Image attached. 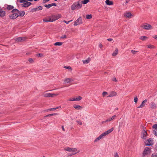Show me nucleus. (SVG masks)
<instances>
[{
	"instance_id": "obj_1",
	"label": "nucleus",
	"mask_w": 157,
	"mask_h": 157,
	"mask_svg": "<svg viewBox=\"0 0 157 157\" xmlns=\"http://www.w3.org/2000/svg\"><path fill=\"white\" fill-rule=\"evenodd\" d=\"M82 7V4L81 1H79L77 2L74 3L71 6V9L74 10L75 9L78 10Z\"/></svg>"
},
{
	"instance_id": "obj_2",
	"label": "nucleus",
	"mask_w": 157,
	"mask_h": 157,
	"mask_svg": "<svg viewBox=\"0 0 157 157\" xmlns=\"http://www.w3.org/2000/svg\"><path fill=\"white\" fill-rule=\"evenodd\" d=\"M151 148L149 147H146L143 151V155L144 156L146 155L150 154L151 152Z\"/></svg>"
},
{
	"instance_id": "obj_3",
	"label": "nucleus",
	"mask_w": 157,
	"mask_h": 157,
	"mask_svg": "<svg viewBox=\"0 0 157 157\" xmlns=\"http://www.w3.org/2000/svg\"><path fill=\"white\" fill-rule=\"evenodd\" d=\"M141 27L144 29L149 30L153 29L152 26L150 25L147 23H144L141 25Z\"/></svg>"
},
{
	"instance_id": "obj_4",
	"label": "nucleus",
	"mask_w": 157,
	"mask_h": 157,
	"mask_svg": "<svg viewBox=\"0 0 157 157\" xmlns=\"http://www.w3.org/2000/svg\"><path fill=\"white\" fill-rule=\"evenodd\" d=\"M65 151H67L69 152H77L78 150H77V149L75 148H70L69 147H67L64 148Z\"/></svg>"
},
{
	"instance_id": "obj_5",
	"label": "nucleus",
	"mask_w": 157,
	"mask_h": 157,
	"mask_svg": "<svg viewBox=\"0 0 157 157\" xmlns=\"http://www.w3.org/2000/svg\"><path fill=\"white\" fill-rule=\"evenodd\" d=\"M57 94H51L46 93L43 94V96L44 97H53L55 96H56Z\"/></svg>"
},
{
	"instance_id": "obj_6",
	"label": "nucleus",
	"mask_w": 157,
	"mask_h": 157,
	"mask_svg": "<svg viewBox=\"0 0 157 157\" xmlns=\"http://www.w3.org/2000/svg\"><path fill=\"white\" fill-rule=\"evenodd\" d=\"M145 143L146 146H150L153 144L152 139L149 138L146 140Z\"/></svg>"
},
{
	"instance_id": "obj_7",
	"label": "nucleus",
	"mask_w": 157,
	"mask_h": 157,
	"mask_svg": "<svg viewBox=\"0 0 157 157\" xmlns=\"http://www.w3.org/2000/svg\"><path fill=\"white\" fill-rule=\"evenodd\" d=\"M113 130V128H112L111 129H109L107 131L103 132L102 134L103 136H104L110 133Z\"/></svg>"
},
{
	"instance_id": "obj_8",
	"label": "nucleus",
	"mask_w": 157,
	"mask_h": 157,
	"mask_svg": "<svg viewBox=\"0 0 157 157\" xmlns=\"http://www.w3.org/2000/svg\"><path fill=\"white\" fill-rule=\"evenodd\" d=\"M82 23V20L81 17H79L75 22L74 23V25H77Z\"/></svg>"
},
{
	"instance_id": "obj_9",
	"label": "nucleus",
	"mask_w": 157,
	"mask_h": 157,
	"mask_svg": "<svg viewBox=\"0 0 157 157\" xmlns=\"http://www.w3.org/2000/svg\"><path fill=\"white\" fill-rule=\"evenodd\" d=\"M43 9L42 6H39L36 8H33L31 10V12H34L35 11H37L38 10H41Z\"/></svg>"
},
{
	"instance_id": "obj_10",
	"label": "nucleus",
	"mask_w": 157,
	"mask_h": 157,
	"mask_svg": "<svg viewBox=\"0 0 157 157\" xmlns=\"http://www.w3.org/2000/svg\"><path fill=\"white\" fill-rule=\"evenodd\" d=\"M61 17V15L60 14H57L52 16V17L53 18V20L54 21L58 20Z\"/></svg>"
},
{
	"instance_id": "obj_11",
	"label": "nucleus",
	"mask_w": 157,
	"mask_h": 157,
	"mask_svg": "<svg viewBox=\"0 0 157 157\" xmlns=\"http://www.w3.org/2000/svg\"><path fill=\"white\" fill-rule=\"evenodd\" d=\"M32 4L30 2H27L25 1V2L22 5V6L23 7H28L30 6Z\"/></svg>"
},
{
	"instance_id": "obj_12",
	"label": "nucleus",
	"mask_w": 157,
	"mask_h": 157,
	"mask_svg": "<svg viewBox=\"0 0 157 157\" xmlns=\"http://www.w3.org/2000/svg\"><path fill=\"white\" fill-rule=\"evenodd\" d=\"M6 14V12L3 9L0 8V16L1 17H4Z\"/></svg>"
},
{
	"instance_id": "obj_13",
	"label": "nucleus",
	"mask_w": 157,
	"mask_h": 157,
	"mask_svg": "<svg viewBox=\"0 0 157 157\" xmlns=\"http://www.w3.org/2000/svg\"><path fill=\"white\" fill-rule=\"evenodd\" d=\"M19 16V15L18 14H17V13H15L14 14H13L12 15H11L10 16V18L11 19H15L17 18V17Z\"/></svg>"
},
{
	"instance_id": "obj_14",
	"label": "nucleus",
	"mask_w": 157,
	"mask_h": 157,
	"mask_svg": "<svg viewBox=\"0 0 157 157\" xmlns=\"http://www.w3.org/2000/svg\"><path fill=\"white\" fill-rule=\"evenodd\" d=\"M25 39V37H18L15 39V40L17 41H23Z\"/></svg>"
},
{
	"instance_id": "obj_15",
	"label": "nucleus",
	"mask_w": 157,
	"mask_h": 157,
	"mask_svg": "<svg viewBox=\"0 0 157 157\" xmlns=\"http://www.w3.org/2000/svg\"><path fill=\"white\" fill-rule=\"evenodd\" d=\"M117 95V93L115 91H112L110 93L109 95L107 96V97H112L114 96H116Z\"/></svg>"
},
{
	"instance_id": "obj_16",
	"label": "nucleus",
	"mask_w": 157,
	"mask_h": 157,
	"mask_svg": "<svg viewBox=\"0 0 157 157\" xmlns=\"http://www.w3.org/2000/svg\"><path fill=\"white\" fill-rule=\"evenodd\" d=\"M73 81V80L71 78H66L64 80L65 82L70 83Z\"/></svg>"
},
{
	"instance_id": "obj_17",
	"label": "nucleus",
	"mask_w": 157,
	"mask_h": 157,
	"mask_svg": "<svg viewBox=\"0 0 157 157\" xmlns=\"http://www.w3.org/2000/svg\"><path fill=\"white\" fill-rule=\"evenodd\" d=\"M147 99H145L142 103L138 107V108H143V107L145 104V103L147 102Z\"/></svg>"
},
{
	"instance_id": "obj_18",
	"label": "nucleus",
	"mask_w": 157,
	"mask_h": 157,
	"mask_svg": "<svg viewBox=\"0 0 157 157\" xmlns=\"http://www.w3.org/2000/svg\"><path fill=\"white\" fill-rule=\"evenodd\" d=\"M116 117V116L115 115H113L112 117H109V118L107 119L105 121V122H109L110 121L114 119Z\"/></svg>"
},
{
	"instance_id": "obj_19",
	"label": "nucleus",
	"mask_w": 157,
	"mask_h": 157,
	"mask_svg": "<svg viewBox=\"0 0 157 157\" xmlns=\"http://www.w3.org/2000/svg\"><path fill=\"white\" fill-rule=\"evenodd\" d=\"M73 107L74 108L78 110L81 109H82V107L80 105H74Z\"/></svg>"
},
{
	"instance_id": "obj_20",
	"label": "nucleus",
	"mask_w": 157,
	"mask_h": 157,
	"mask_svg": "<svg viewBox=\"0 0 157 157\" xmlns=\"http://www.w3.org/2000/svg\"><path fill=\"white\" fill-rule=\"evenodd\" d=\"M5 6V8L9 10H12L14 8L13 6L10 5H6Z\"/></svg>"
},
{
	"instance_id": "obj_21",
	"label": "nucleus",
	"mask_w": 157,
	"mask_h": 157,
	"mask_svg": "<svg viewBox=\"0 0 157 157\" xmlns=\"http://www.w3.org/2000/svg\"><path fill=\"white\" fill-rule=\"evenodd\" d=\"M91 59L90 58H88L87 59H86L85 60H83L82 62L84 64H87L89 63V62L90 61Z\"/></svg>"
},
{
	"instance_id": "obj_22",
	"label": "nucleus",
	"mask_w": 157,
	"mask_h": 157,
	"mask_svg": "<svg viewBox=\"0 0 157 157\" xmlns=\"http://www.w3.org/2000/svg\"><path fill=\"white\" fill-rule=\"evenodd\" d=\"M132 14L131 13L128 12L126 13L124 15V16H125V17H127L130 18L132 17Z\"/></svg>"
},
{
	"instance_id": "obj_23",
	"label": "nucleus",
	"mask_w": 157,
	"mask_h": 157,
	"mask_svg": "<svg viewBox=\"0 0 157 157\" xmlns=\"http://www.w3.org/2000/svg\"><path fill=\"white\" fill-rule=\"evenodd\" d=\"M147 135V132L144 131L143 133V135L141 137L142 138L145 139Z\"/></svg>"
},
{
	"instance_id": "obj_24",
	"label": "nucleus",
	"mask_w": 157,
	"mask_h": 157,
	"mask_svg": "<svg viewBox=\"0 0 157 157\" xmlns=\"http://www.w3.org/2000/svg\"><path fill=\"white\" fill-rule=\"evenodd\" d=\"M156 105L153 102H151L150 105V108L152 109H155L156 107Z\"/></svg>"
},
{
	"instance_id": "obj_25",
	"label": "nucleus",
	"mask_w": 157,
	"mask_h": 157,
	"mask_svg": "<svg viewBox=\"0 0 157 157\" xmlns=\"http://www.w3.org/2000/svg\"><path fill=\"white\" fill-rule=\"evenodd\" d=\"M18 14H18L19 16H20L21 17H23L25 15V12L23 11H19Z\"/></svg>"
},
{
	"instance_id": "obj_26",
	"label": "nucleus",
	"mask_w": 157,
	"mask_h": 157,
	"mask_svg": "<svg viewBox=\"0 0 157 157\" xmlns=\"http://www.w3.org/2000/svg\"><path fill=\"white\" fill-rule=\"evenodd\" d=\"M106 4L108 5H113V2L112 1H110L109 0H106L105 1Z\"/></svg>"
},
{
	"instance_id": "obj_27",
	"label": "nucleus",
	"mask_w": 157,
	"mask_h": 157,
	"mask_svg": "<svg viewBox=\"0 0 157 157\" xmlns=\"http://www.w3.org/2000/svg\"><path fill=\"white\" fill-rule=\"evenodd\" d=\"M118 53V50L117 48L115 49V51L112 54L113 56H116Z\"/></svg>"
},
{
	"instance_id": "obj_28",
	"label": "nucleus",
	"mask_w": 157,
	"mask_h": 157,
	"mask_svg": "<svg viewBox=\"0 0 157 157\" xmlns=\"http://www.w3.org/2000/svg\"><path fill=\"white\" fill-rule=\"evenodd\" d=\"M12 12L14 14L15 13H17V14H18V13L19 12V11L17 9H15L13 10L12 11Z\"/></svg>"
},
{
	"instance_id": "obj_29",
	"label": "nucleus",
	"mask_w": 157,
	"mask_h": 157,
	"mask_svg": "<svg viewBox=\"0 0 157 157\" xmlns=\"http://www.w3.org/2000/svg\"><path fill=\"white\" fill-rule=\"evenodd\" d=\"M148 38L147 36H140V39L143 41H144L146 40V39H147Z\"/></svg>"
},
{
	"instance_id": "obj_30",
	"label": "nucleus",
	"mask_w": 157,
	"mask_h": 157,
	"mask_svg": "<svg viewBox=\"0 0 157 157\" xmlns=\"http://www.w3.org/2000/svg\"><path fill=\"white\" fill-rule=\"evenodd\" d=\"M90 2L89 0H84L83 1H81V3L84 4H86L88 2Z\"/></svg>"
},
{
	"instance_id": "obj_31",
	"label": "nucleus",
	"mask_w": 157,
	"mask_h": 157,
	"mask_svg": "<svg viewBox=\"0 0 157 157\" xmlns=\"http://www.w3.org/2000/svg\"><path fill=\"white\" fill-rule=\"evenodd\" d=\"M63 44V43L61 42H57L55 43L54 45L55 46H61V45Z\"/></svg>"
},
{
	"instance_id": "obj_32",
	"label": "nucleus",
	"mask_w": 157,
	"mask_h": 157,
	"mask_svg": "<svg viewBox=\"0 0 157 157\" xmlns=\"http://www.w3.org/2000/svg\"><path fill=\"white\" fill-rule=\"evenodd\" d=\"M147 47L148 48L150 49H153L155 48L154 46L151 44L147 45Z\"/></svg>"
},
{
	"instance_id": "obj_33",
	"label": "nucleus",
	"mask_w": 157,
	"mask_h": 157,
	"mask_svg": "<svg viewBox=\"0 0 157 157\" xmlns=\"http://www.w3.org/2000/svg\"><path fill=\"white\" fill-rule=\"evenodd\" d=\"M53 18L52 17V16L51 17H50L48 19V22H53L54 21V20H53Z\"/></svg>"
},
{
	"instance_id": "obj_34",
	"label": "nucleus",
	"mask_w": 157,
	"mask_h": 157,
	"mask_svg": "<svg viewBox=\"0 0 157 157\" xmlns=\"http://www.w3.org/2000/svg\"><path fill=\"white\" fill-rule=\"evenodd\" d=\"M82 98L80 96H79L78 97L76 98H75V101H79V100H81L82 99Z\"/></svg>"
},
{
	"instance_id": "obj_35",
	"label": "nucleus",
	"mask_w": 157,
	"mask_h": 157,
	"mask_svg": "<svg viewBox=\"0 0 157 157\" xmlns=\"http://www.w3.org/2000/svg\"><path fill=\"white\" fill-rule=\"evenodd\" d=\"M44 6L46 7L47 9H49V8H50L51 7H52V5H51V4H48V5H45Z\"/></svg>"
},
{
	"instance_id": "obj_36",
	"label": "nucleus",
	"mask_w": 157,
	"mask_h": 157,
	"mask_svg": "<svg viewBox=\"0 0 157 157\" xmlns=\"http://www.w3.org/2000/svg\"><path fill=\"white\" fill-rule=\"evenodd\" d=\"M86 18L89 19H91L92 17V15H87L86 16Z\"/></svg>"
},
{
	"instance_id": "obj_37",
	"label": "nucleus",
	"mask_w": 157,
	"mask_h": 157,
	"mask_svg": "<svg viewBox=\"0 0 157 157\" xmlns=\"http://www.w3.org/2000/svg\"><path fill=\"white\" fill-rule=\"evenodd\" d=\"M56 115V113L51 114H48V115H47L46 116H45V117H50L51 116Z\"/></svg>"
},
{
	"instance_id": "obj_38",
	"label": "nucleus",
	"mask_w": 157,
	"mask_h": 157,
	"mask_svg": "<svg viewBox=\"0 0 157 157\" xmlns=\"http://www.w3.org/2000/svg\"><path fill=\"white\" fill-rule=\"evenodd\" d=\"M64 68L66 69H67L70 70H72L71 67L69 66H65L64 67Z\"/></svg>"
},
{
	"instance_id": "obj_39",
	"label": "nucleus",
	"mask_w": 157,
	"mask_h": 157,
	"mask_svg": "<svg viewBox=\"0 0 157 157\" xmlns=\"http://www.w3.org/2000/svg\"><path fill=\"white\" fill-rule=\"evenodd\" d=\"M79 152H80V151L79 150H78L77 152H75V153H72V154H70V155H68V156H72V155H75V154L79 153Z\"/></svg>"
},
{
	"instance_id": "obj_40",
	"label": "nucleus",
	"mask_w": 157,
	"mask_h": 157,
	"mask_svg": "<svg viewBox=\"0 0 157 157\" xmlns=\"http://www.w3.org/2000/svg\"><path fill=\"white\" fill-rule=\"evenodd\" d=\"M152 127L153 128H154L155 129H157V124L153 125Z\"/></svg>"
},
{
	"instance_id": "obj_41",
	"label": "nucleus",
	"mask_w": 157,
	"mask_h": 157,
	"mask_svg": "<svg viewBox=\"0 0 157 157\" xmlns=\"http://www.w3.org/2000/svg\"><path fill=\"white\" fill-rule=\"evenodd\" d=\"M131 52L133 54H136V53L138 52V51H135L133 50H132Z\"/></svg>"
},
{
	"instance_id": "obj_42",
	"label": "nucleus",
	"mask_w": 157,
	"mask_h": 157,
	"mask_svg": "<svg viewBox=\"0 0 157 157\" xmlns=\"http://www.w3.org/2000/svg\"><path fill=\"white\" fill-rule=\"evenodd\" d=\"M108 93L106 92L103 91L102 93V95L103 97L105 96Z\"/></svg>"
},
{
	"instance_id": "obj_43",
	"label": "nucleus",
	"mask_w": 157,
	"mask_h": 157,
	"mask_svg": "<svg viewBox=\"0 0 157 157\" xmlns=\"http://www.w3.org/2000/svg\"><path fill=\"white\" fill-rule=\"evenodd\" d=\"M61 39H66L67 38V36L65 35H62L60 37Z\"/></svg>"
},
{
	"instance_id": "obj_44",
	"label": "nucleus",
	"mask_w": 157,
	"mask_h": 157,
	"mask_svg": "<svg viewBox=\"0 0 157 157\" xmlns=\"http://www.w3.org/2000/svg\"><path fill=\"white\" fill-rule=\"evenodd\" d=\"M137 101H138V98H137V97H136V96L134 98V101L136 103H136Z\"/></svg>"
},
{
	"instance_id": "obj_45",
	"label": "nucleus",
	"mask_w": 157,
	"mask_h": 157,
	"mask_svg": "<svg viewBox=\"0 0 157 157\" xmlns=\"http://www.w3.org/2000/svg\"><path fill=\"white\" fill-rule=\"evenodd\" d=\"M151 157H157V155L155 153H153L152 154Z\"/></svg>"
},
{
	"instance_id": "obj_46",
	"label": "nucleus",
	"mask_w": 157,
	"mask_h": 157,
	"mask_svg": "<svg viewBox=\"0 0 157 157\" xmlns=\"http://www.w3.org/2000/svg\"><path fill=\"white\" fill-rule=\"evenodd\" d=\"M100 138H99V137H97L94 140V142L95 143L96 142H98V141L99 140H100Z\"/></svg>"
},
{
	"instance_id": "obj_47",
	"label": "nucleus",
	"mask_w": 157,
	"mask_h": 157,
	"mask_svg": "<svg viewBox=\"0 0 157 157\" xmlns=\"http://www.w3.org/2000/svg\"><path fill=\"white\" fill-rule=\"evenodd\" d=\"M61 108V106H59L58 107H56V108H52V110H56V109L58 108Z\"/></svg>"
},
{
	"instance_id": "obj_48",
	"label": "nucleus",
	"mask_w": 157,
	"mask_h": 157,
	"mask_svg": "<svg viewBox=\"0 0 157 157\" xmlns=\"http://www.w3.org/2000/svg\"><path fill=\"white\" fill-rule=\"evenodd\" d=\"M76 122L78 123V124H80V125H82V123L81 121H76Z\"/></svg>"
},
{
	"instance_id": "obj_49",
	"label": "nucleus",
	"mask_w": 157,
	"mask_h": 157,
	"mask_svg": "<svg viewBox=\"0 0 157 157\" xmlns=\"http://www.w3.org/2000/svg\"><path fill=\"white\" fill-rule=\"evenodd\" d=\"M154 132H155V135L157 136V129H155L154 130Z\"/></svg>"
},
{
	"instance_id": "obj_50",
	"label": "nucleus",
	"mask_w": 157,
	"mask_h": 157,
	"mask_svg": "<svg viewBox=\"0 0 157 157\" xmlns=\"http://www.w3.org/2000/svg\"><path fill=\"white\" fill-rule=\"evenodd\" d=\"M28 60L29 62L31 63H32L33 62V60L32 58H29V59Z\"/></svg>"
},
{
	"instance_id": "obj_51",
	"label": "nucleus",
	"mask_w": 157,
	"mask_h": 157,
	"mask_svg": "<svg viewBox=\"0 0 157 157\" xmlns=\"http://www.w3.org/2000/svg\"><path fill=\"white\" fill-rule=\"evenodd\" d=\"M112 80L113 81H114V82H117V80L116 79V78L115 77H113L112 79Z\"/></svg>"
},
{
	"instance_id": "obj_52",
	"label": "nucleus",
	"mask_w": 157,
	"mask_h": 157,
	"mask_svg": "<svg viewBox=\"0 0 157 157\" xmlns=\"http://www.w3.org/2000/svg\"><path fill=\"white\" fill-rule=\"evenodd\" d=\"M68 100L69 101H75V98H70Z\"/></svg>"
},
{
	"instance_id": "obj_53",
	"label": "nucleus",
	"mask_w": 157,
	"mask_h": 157,
	"mask_svg": "<svg viewBox=\"0 0 157 157\" xmlns=\"http://www.w3.org/2000/svg\"><path fill=\"white\" fill-rule=\"evenodd\" d=\"M114 156L115 157H119L117 153H116L114 154Z\"/></svg>"
},
{
	"instance_id": "obj_54",
	"label": "nucleus",
	"mask_w": 157,
	"mask_h": 157,
	"mask_svg": "<svg viewBox=\"0 0 157 157\" xmlns=\"http://www.w3.org/2000/svg\"><path fill=\"white\" fill-rule=\"evenodd\" d=\"M153 37L156 40H157V35H154L153 36Z\"/></svg>"
},
{
	"instance_id": "obj_55",
	"label": "nucleus",
	"mask_w": 157,
	"mask_h": 157,
	"mask_svg": "<svg viewBox=\"0 0 157 157\" xmlns=\"http://www.w3.org/2000/svg\"><path fill=\"white\" fill-rule=\"evenodd\" d=\"M19 2H20V3H23V2H25V0H19Z\"/></svg>"
},
{
	"instance_id": "obj_56",
	"label": "nucleus",
	"mask_w": 157,
	"mask_h": 157,
	"mask_svg": "<svg viewBox=\"0 0 157 157\" xmlns=\"http://www.w3.org/2000/svg\"><path fill=\"white\" fill-rule=\"evenodd\" d=\"M51 4L52 5V6H56V4L55 3H52Z\"/></svg>"
},
{
	"instance_id": "obj_57",
	"label": "nucleus",
	"mask_w": 157,
	"mask_h": 157,
	"mask_svg": "<svg viewBox=\"0 0 157 157\" xmlns=\"http://www.w3.org/2000/svg\"><path fill=\"white\" fill-rule=\"evenodd\" d=\"M43 21L45 22H48V19L45 18L43 19Z\"/></svg>"
},
{
	"instance_id": "obj_58",
	"label": "nucleus",
	"mask_w": 157,
	"mask_h": 157,
	"mask_svg": "<svg viewBox=\"0 0 157 157\" xmlns=\"http://www.w3.org/2000/svg\"><path fill=\"white\" fill-rule=\"evenodd\" d=\"M103 136L102 135V134H101V135H100L98 137H99V138H100V139H102L103 137Z\"/></svg>"
},
{
	"instance_id": "obj_59",
	"label": "nucleus",
	"mask_w": 157,
	"mask_h": 157,
	"mask_svg": "<svg viewBox=\"0 0 157 157\" xmlns=\"http://www.w3.org/2000/svg\"><path fill=\"white\" fill-rule=\"evenodd\" d=\"M99 47L100 48H102L103 47L102 45L101 44H100L99 45Z\"/></svg>"
},
{
	"instance_id": "obj_60",
	"label": "nucleus",
	"mask_w": 157,
	"mask_h": 157,
	"mask_svg": "<svg viewBox=\"0 0 157 157\" xmlns=\"http://www.w3.org/2000/svg\"><path fill=\"white\" fill-rule=\"evenodd\" d=\"M48 2V1H47V0H43V3H45Z\"/></svg>"
},
{
	"instance_id": "obj_61",
	"label": "nucleus",
	"mask_w": 157,
	"mask_h": 157,
	"mask_svg": "<svg viewBox=\"0 0 157 157\" xmlns=\"http://www.w3.org/2000/svg\"><path fill=\"white\" fill-rule=\"evenodd\" d=\"M63 22L67 24L69 23L68 21H66L65 20H64Z\"/></svg>"
},
{
	"instance_id": "obj_62",
	"label": "nucleus",
	"mask_w": 157,
	"mask_h": 157,
	"mask_svg": "<svg viewBox=\"0 0 157 157\" xmlns=\"http://www.w3.org/2000/svg\"><path fill=\"white\" fill-rule=\"evenodd\" d=\"M52 108H50V109H48L47 110H46V111H52Z\"/></svg>"
},
{
	"instance_id": "obj_63",
	"label": "nucleus",
	"mask_w": 157,
	"mask_h": 157,
	"mask_svg": "<svg viewBox=\"0 0 157 157\" xmlns=\"http://www.w3.org/2000/svg\"><path fill=\"white\" fill-rule=\"evenodd\" d=\"M107 40L109 41H111L113 40V39L111 38H109L107 39Z\"/></svg>"
},
{
	"instance_id": "obj_64",
	"label": "nucleus",
	"mask_w": 157,
	"mask_h": 157,
	"mask_svg": "<svg viewBox=\"0 0 157 157\" xmlns=\"http://www.w3.org/2000/svg\"><path fill=\"white\" fill-rule=\"evenodd\" d=\"M62 128L63 131H65V130L64 127L63 126H62Z\"/></svg>"
}]
</instances>
